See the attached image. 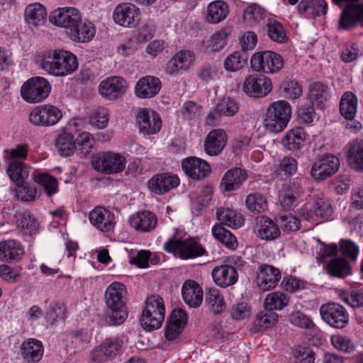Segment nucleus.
<instances>
[{
	"mask_svg": "<svg viewBox=\"0 0 363 363\" xmlns=\"http://www.w3.org/2000/svg\"><path fill=\"white\" fill-rule=\"evenodd\" d=\"M125 286L118 281L111 283L105 292V301L108 308L106 320L112 325L122 324L128 317Z\"/></svg>",
	"mask_w": 363,
	"mask_h": 363,
	"instance_id": "obj_1",
	"label": "nucleus"
},
{
	"mask_svg": "<svg viewBox=\"0 0 363 363\" xmlns=\"http://www.w3.org/2000/svg\"><path fill=\"white\" fill-rule=\"evenodd\" d=\"M291 118V107L284 100L272 103L267 109L264 120L266 130L272 133H280L286 128Z\"/></svg>",
	"mask_w": 363,
	"mask_h": 363,
	"instance_id": "obj_2",
	"label": "nucleus"
},
{
	"mask_svg": "<svg viewBox=\"0 0 363 363\" xmlns=\"http://www.w3.org/2000/svg\"><path fill=\"white\" fill-rule=\"evenodd\" d=\"M165 306L162 297L159 295L147 296L145 306L141 316V324L147 331H153L160 328L164 320Z\"/></svg>",
	"mask_w": 363,
	"mask_h": 363,
	"instance_id": "obj_3",
	"label": "nucleus"
},
{
	"mask_svg": "<svg viewBox=\"0 0 363 363\" xmlns=\"http://www.w3.org/2000/svg\"><path fill=\"white\" fill-rule=\"evenodd\" d=\"M253 71L264 74H274L284 67V61L281 55L270 50L254 53L250 59Z\"/></svg>",
	"mask_w": 363,
	"mask_h": 363,
	"instance_id": "obj_4",
	"label": "nucleus"
},
{
	"mask_svg": "<svg viewBox=\"0 0 363 363\" xmlns=\"http://www.w3.org/2000/svg\"><path fill=\"white\" fill-rule=\"evenodd\" d=\"M50 91L51 85L49 81L43 77H33L28 79L21 88L23 99L31 104L44 101Z\"/></svg>",
	"mask_w": 363,
	"mask_h": 363,
	"instance_id": "obj_5",
	"label": "nucleus"
},
{
	"mask_svg": "<svg viewBox=\"0 0 363 363\" xmlns=\"http://www.w3.org/2000/svg\"><path fill=\"white\" fill-rule=\"evenodd\" d=\"M319 312L322 320L333 328L343 329L349 324V313L338 303L330 301L324 303L320 306Z\"/></svg>",
	"mask_w": 363,
	"mask_h": 363,
	"instance_id": "obj_6",
	"label": "nucleus"
},
{
	"mask_svg": "<svg viewBox=\"0 0 363 363\" xmlns=\"http://www.w3.org/2000/svg\"><path fill=\"white\" fill-rule=\"evenodd\" d=\"M125 158L119 153L103 152L96 154L92 159L95 169L104 174H116L124 170Z\"/></svg>",
	"mask_w": 363,
	"mask_h": 363,
	"instance_id": "obj_7",
	"label": "nucleus"
},
{
	"mask_svg": "<svg viewBox=\"0 0 363 363\" xmlns=\"http://www.w3.org/2000/svg\"><path fill=\"white\" fill-rule=\"evenodd\" d=\"M76 121H69L57 134L54 145L60 156L69 157L76 150V138L74 134L79 130Z\"/></svg>",
	"mask_w": 363,
	"mask_h": 363,
	"instance_id": "obj_8",
	"label": "nucleus"
},
{
	"mask_svg": "<svg viewBox=\"0 0 363 363\" xmlns=\"http://www.w3.org/2000/svg\"><path fill=\"white\" fill-rule=\"evenodd\" d=\"M242 91L252 98H262L268 95L272 90V82L270 78L259 73H253L246 77Z\"/></svg>",
	"mask_w": 363,
	"mask_h": 363,
	"instance_id": "obj_9",
	"label": "nucleus"
},
{
	"mask_svg": "<svg viewBox=\"0 0 363 363\" xmlns=\"http://www.w3.org/2000/svg\"><path fill=\"white\" fill-rule=\"evenodd\" d=\"M128 89L125 79L119 76H111L103 79L98 90L101 96L108 101H115L121 99Z\"/></svg>",
	"mask_w": 363,
	"mask_h": 363,
	"instance_id": "obj_10",
	"label": "nucleus"
},
{
	"mask_svg": "<svg viewBox=\"0 0 363 363\" xmlns=\"http://www.w3.org/2000/svg\"><path fill=\"white\" fill-rule=\"evenodd\" d=\"M62 118L60 108L52 105H42L32 110L29 120L32 124L38 126H51L55 125Z\"/></svg>",
	"mask_w": 363,
	"mask_h": 363,
	"instance_id": "obj_11",
	"label": "nucleus"
},
{
	"mask_svg": "<svg viewBox=\"0 0 363 363\" xmlns=\"http://www.w3.org/2000/svg\"><path fill=\"white\" fill-rule=\"evenodd\" d=\"M303 193L301 179H296L284 184L279 194V201L283 208L286 211L294 209L299 203Z\"/></svg>",
	"mask_w": 363,
	"mask_h": 363,
	"instance_id": "obj_12",
	"label": "nucleus"
},
{
	"mask_svg": "<svg viewBox=\"0 0 363 363\" xmlns=\"http://www.w3.org/2000/svg\"><path fill=\"white\" fill-rule=\"evenodd\" d=\"M339 167L338 157L333 155H326L313 164L311 174L316 181H324L335 174Z\"/></svg>",
	"mask_w": 363,
	"mask_h": 363,
	"instance_id": "obj_13",
	"label": "nucleus"
},
{
	"mask_svg": "<svg viewBox=\"0 0 363 363\" xmlns=\"http://www.w3.org/2000/svg\"><path fill=\"white\" fill-rule=\"evenodd\" d=\"M116 23L127 28L137 26L140 20V9L130 3L118 5L113 14Z\"/></svg>",
	"mask_w": 363,
	"mask_h": 363,
	"instance_id": "obj_14",
	"label": "nucleus"
},
{
	"mask_svg": "<svg viewBox=\"0 0 363 363\" xmlns=\"http://www.w3.org/2000/svg\"><path fill=\"white\" fill-rule=\"evenodd\" d=\"M50 21L59 27L69 29L74 28L82 18L81 13L74 7L58 8L50 15Z\"/></svg>",
	"mask_w": 363,
	"mask_h": 363,
	"instance_id": "obj_15",
	"label": "nucleus"
},
{
	"mask_svg": "<svg viewBox=\"0 0 363 363\" xmlns=\"http://www.w3.org/2000/svg\"><path fill=\"white\" fill-rule=\"evenodd\" d=\"M359 22L363 27V4L345 5L340 14L337 29L350 30Z\"/></svg>",
	"mask_w": 363,
	"mask_h": 363,
	"instance_id": "obj_16",
	"label": "nucleus"
},
{
	"mask_svg": "<svg viewBox=\"0 0 363 363\" xmlns=\"http://www.w3.org/2000/svg\"><path fill=\"white\" fill-rule=\"evenodd\" d=\"M281 278L279 269L268 264H261L257 271L256 282L261 290L269 291L278 285Z\"/></svg>",
	"mask_w": 363,
	"mask_h": 363,
	"instance_id": "obj_17",
	"label": "nucleus"
},
{
	"mask_svg": "<svg viewBox=\"0 0 363 363\" xmlns=\"http://www.w3.org/2000/svg\"><path fill=\"white\" fill-rule=\"evenodd\" d=\"M89 218L91 224L103 233L113 231L116 224L114 213L100 206L89 212Z\"/></svg>",
	"mask_w": 363,
	"mask_h": 363,
	"instance_id": "obj_18",
	"label": "nucleus"
},
{
	"mask_svg": "<svg viewBox=\"0 0 363 363\" xmlns=\"http://www.w3.org/2000/svg\"><path fill=\"white\" fill-rule=\"evenodd\" d=\"M136 122L140 133L144 135H153L158 133L162 128V120L158 113L147 108L138 111Z\"/></svg>",
	"mask_w": 363,
	"mask_h": 363,
	"instance_id": "obj_19",
	"label": "nucleus"
},
{
	"mask_svg": "<svg viewBox=\"0 0 363 363\" xmlns=\"http://www.w3.org/2000/svg\"><path fill=\"white\" fill-rule=\"evenodd\" d=\"M238 110L239 105L235 100L230 97H224L209 112L206 116V123L216 125L218 124L223 116H233L238 113Z\"/></svg>",
	"mask_w": 363,
	"mask_h": 363,
	"instance_id": "obj_20",
	"label": "nucleus"
},
{
	"mask_svg": "<svg viewBox=\"0 0 363 363\" xmlns=\"http://www.w3.org/2000/svg\"><path fill=\"white\" fill-rule=\"evenodd\" d=\"M123 344V340L118 337L106 338L92 350L91 358L95 362L102 363L108 357L116 356L121 351Z\"/></svg>",
	"mask_w": 363,
	"mask_h": 363,
	"instance_id": "obj_21",
	"label": "nucleus"
},
{
	"mask_svg": "<svg viewBox=\"0 0 363 363\" xmlns=\"http://www.w3.org/2000/svg\"><path fill=\"white\" fill-rule=\"evenodd\" d=\"M195 55L190 50L177 52L166 64L165 72L169 75H177L188 70L194 64Z\"/></svg>",
	"mask_w": 363,
	"mask_h": 363,
	"instance_id": "obj_22",
	"label": "nucleus"
},
{
	"mask_svg": "<svg viewBox=\"0 0 363 363\" xmlns=\"http://www.w3.org/2000/svg\"><path fill=\"white\" fill-rule=\"evenodd\" d=\"M182 167L189 177L196 180L206 178L211 170L206 161L196 157H189L184 159L182 161Z\"/></svg>",
	"mask_w": 363,
	"mask_h": 363,
	"instance_id": "obj_23",
	"label": "nucleus"
},
{
	"mask_svg": "<svg viewBox=\"0 0 363 363\" xmlns=\"http://www.w3.org/2000/svg\"><path fill=\"white\" fill-rule=\"evenodd\" d=\"M187 319V314L183 309L173 310L165 326L166 339L169 341L175 340L184 329Z\"/></svg>",
	"mask_w": 363,
	"mask_h": 363,
	"instance_id": "obj_24",
	"label": "nucleus"
},
{
	"mask_svg": "<svg viewBox=\"0 0 363 363\" xmlns=\"http://www.w3.org/2000/svg\"><path fill=\"white\" fill-rule=\"evenodd\" d=\"M179 184V177L170 173L157 174L150 179L147 183L150 191L158 195L168 192Z\"/></svg>",
	"mask_w": 363,
	"mask_h": 363,
	"instance_id": "obj_25",
	"label": "nucleus"
},
{
	"mask_svg": "<svg viewBox=\"0 0 363 363\" xmlns=\"http://www.w3.org/2000/svg\"><path fill=\"white\" fill-rule=\"evenodd\" d=\"M157 216L150 211H138L130 216V225L139 233L153 231L157 225Z\"/></svg>",
	"mask_w": 363,
	"mask_h": 363,
	"instance_id": "obj_26",
	"label": "nucleus"
},
{
	"mask_svg": "<svg viewBox=\"0 0 363 363\" xmlns=\"http://www.w3.org/2000/svg\"><path fill=\"white\" fill-rule=\"evenodd\" d=\"M211 275L215 284L221 288L230 286L235 284L238 279L236 268L225 263L216 267L213 269Z\"/></svg>",
	"mask_w": 363,
	"mask_h": 363,
	"instance_id": "obj_27",
	"label": "nucleus"
},
{
	"mask_svg": "<svg viewBox=\"0 0 363 363\" xmlns=\"http://www.w3.org/2000/svg\"><path fill=\"white\" fill-rule=\"evenodd\" d=\"M162 87L160 79L147 75L140 78L135 84V94L140 99H150L156 96Z\"/></svg>",
	"mask_w": 363,
	"mask_h": 363,
	"instance_id": "obj_28",
	"label": "nucleus"
},
{
	"mask_svg": "<svg viewBox=\"0 0 363 363\" xmlns=\"http://www.w3.org/2000/svg\"><path fill=\"white\" fill-rule=\"evenodd\" d=\"M44 353V347L41 341L35 338L24 340L20 346L22 359L26 363H38Z\"/></svg>",
	"mask_w": 363,
	"mask_h": 363,
	"instance_id": "obj_29",
	"label": "nucleus"
},
{
	"mask_svg": "<svg viewBox=\"0 0 363 363\" xmlns=\"http://www.w3.org/2000/svg\"><path fill=\"white\" fill-rule=\"evenodd\" d=\"M13 222L17 229L24 235H33L38 232L39 222L29 210L16 212L13 217Z\"/></svg>",
	"mask_w": 363,
	"mask_h": 363,
	"instance_id": "obj_30",
	"label": "nucleus"
},
{
	"mask_svg": "<svg viewBox=\"0 0 363 363\" xmlns=\"http://www.w3.org/2000/svg\"><path fill=\"white\" fill-rule=\"evenodd\" d=\"M23 245L16 240L0 242V260L6 263L17 262L24 255Z\"/></svg>",
	"mask_w": 363,
	"mask_h": 363,
	"instance_id": "obj_31",
	"label": "nucleus"
},
{
	"mask_svg": "<svg viewBox=\"0 0 363 363\" xmlns=\"http://www.w3.org/2000/svg\"><path fill=\"white\" fill-rule=\"evenodd\" d=\"M228 135L223 129H215L208 133L204 142V150L210 156L218 155L226 145Z\"/></svg>",
	"mask_w": 363,
	"mask_h": 363,
	"instance_id": "obj_32",
	"label": "nucleus"
},
{
	"mask_svg": "<svg viewBox=\"0 0 363 363\" xmlns=\"http://www.w3.org/2000/svg\"><path fill=\"white\" fill-rule=\"evenodd\" d=\"M298 13L306 18L325 16L328 12L325 0H301L297 6Z\"/></svg>",
	"mask_w": 363,
	"mask_h": 363,
	"instance_id": "obj_33",
	"label": "nucleus"
},
{
	"mask_svg": "<svg viewBox=\"0 0 363 363\" xmlns=\"http://www.w3.org/2000/svg\"><path fill=\"white\" fill-rule=\"evenodd\" d=\"M184 302L191 308H198L203 301V290L197 282L193 280L184 281L182 288Z\"/></svg>",
	"mask_w": 363,
	"mask_h": 363,
	"instance_id": "obj_34",
	"label": "nucleus"
},
{
	"mask_svg": "<svg viewBox=\"0 0 363 363\" xmlns=\"http://www.w3.org/2000/svg\"><path fill=\"white\" fill-rule=\"evenodd\" d=\"M57 50L52 51H45L35 56V63L37 65L46 72L48 74L60 77Z\"/></svg>",
	"mask_w": 363,
	"mask_h": 363,
	"instance_id": "obj_35",
	"label": "nucleus"
},
{
	"mask_svg": "<svg viewBox=\"0 0 363 363\" xmlns=\"http://www.w3.org/2000/svg\"><path fill=\"white\" fill-rule=\"evenodd\" d=\"M330 96V90L327 84L316 82L310 85L308 97L311 104L320 109L325 108L326 103Z\"/></svg>",
	"mask_w": 363,
	"mask_h": 363,
	"instance_id": "obj_36",
	"label": "nucleus"
},
{
	"mask_svg": "<svg viewBox=\"0 0 363 363\" xmlns=\"http://www.w3.org/2000/svg\"><path fill=\"white\" fill-rule=\"evenodd\" d=\"M246 172L240 168H233L227 171L220 183V186L225 191H232L239 189L247 179Z\"/></svg>",
	"mask_w": 363,
	"mask_h": 363,
	"instance_id": "obj_37",
	"label": "nucleus"
},
{
	"mask_svg": "<svg viewBox=\"0 0 363 363\" xmlns=\"http://www.w3.org/2000/svg\"><path fill=\"white\" fill-rule=\"evenodd\" d=\"M26 23L33 27H39L45 24L47 19L45 8L39 3H34L26 6L24 12Z\"/></svg>",
	"mask_w": 363,
	"mask_h": 363,
	"instance_id": "obj_38",
	"label": "nucleus"
},
{
	"mask_svg": "<svg viewBox=\"0 0 363 363\" xmlns=\"http://www.w3.org/2000/svg\"><path fill=\"white\" fill-rule=\"evenodd\" d=\"M96 33V28L94 24L88 21H82L81 19L79 23L69 32L70 38L77 43H88L92 40Z\"/></svg>",
	"mask_w": 363,
	"mask_h": 363,
	"instance_id": "obj_39",
	"label": "nucleus"
},
{
	"mask_svg": "<svg viewBox=\"0 0 363 363\" xmlns=\"http://www.w3.org/2000/svg\"><path fill=\"white\" fill-rule=\"evenodd\" d=\"M306 137L304 128L296 126L286 132L282 138L281 143L288 150H299L303 147Z\"/></svg>",
	"mask_w": 363,
	"mask_h": 363,
	"instance_id": "obj_40",
	"label": "nucleus"
},
{
	"mask_svg": "<svg viewBox=\"0 0 363 363\" xmlns=\"http://www.w3.org/2000/svg\"><path fill=\"white\" fill-rule=\"evenodd\" d=\"M207 251L199 242L198 239L188 238L183 240L179 252V258L182 259H194L207 255Z\"/></svg>",
	"mask_w": 363,
	"mask_h": 363,
	"instance_id": "obj_41",
	"label": "nucleus"
},
{
	"mask_svg": "<svg viewBox=\"0 0 363 363\" xmlns=\"http://www.w3.org/2000/svg\"><path fill=\"white\" fill-rule=\"evenodd\" d=\"M334 206L330 199L324 196H316L313 205L314 215L323 221L334 219Z\"/></svg>",
	"mask_w": 363,
	"mask_h": 363,
	"instance_id": "obj_42",
	"label": "nucleus"
},
{
	"mask_svg": "<svg viewBox=\"0 0 363 363\" xmlns=\"http://www.w3.org/2000/svg\"><path fill=\"white\" fill-rule=\"evenodd\" d=\"M217 219L220 221V225H225L233 228H239L244 224L243 216L235 210L220 207L217 209L216 213Z\"/></svg>",
	"mask_w": 363,
	"mask_h": 363,
	"instance_id": "obj_43",
	"label": "nucleus"
},
{
	"mask_svg": "<svg viewBox=\"0 0 363 363\" xmlns=\"http://www.w3.org/2000/svg\"><path fill=\"white\" fill-rule=\"evenodd\" d=\"M60 77H65L73 73L78 68L77 57L71 52L57 50Z\"/></svg>",
	"mask_w": 363,
	"mask_h": 363,
	"instance_id": "obj_44",
	"label": "nucleus"
},
{
	"mask_svg": "<svg viewBox=\"0 0 363 363\" xmlns=\"http://www.w3.org/2000/svg\"><path fill=\"white\" fill-rule=\"evenodd\" d=\"M266 30L269 38L277 43L284 44L289 41V37L282 23L272 18H267Z\"/></svg>",
	"mask_w": 363,
	"mask_h": 363,
	"instance_id": "obj_45",
	"label": "nucleus"
},
{
	"mask_svg": "<svg viewBox=\"0 0 363 363\" xmlns=\"http://www.w3.org/2000/svg\"><path fill=\"white\" fill-rule=\"evenodd\" d=\"M328 274L333 277L344 279L352 274L350 264L344 257L333 258L326 265Z\"/></svg>",
	"mask_w": 363,
	"mask_h": 363,
	"instance_id": "obj_46",
	"label": "nucleus"
},
{
	"mask_svg": "<svg viewBox=\"0 0 363 363\" xmlns=\"http://www.w3.org/2000/svg\"><path fill=\"white\" fill-rule=\"evenodd\" d=\"M278 314L274 311H261L257 315L250 328V332L257 333L274 327L278 322Z\"/></svg>",
	"mask_w": 363,
	"mask_h": 363,
	"instance_id": "obj_47",
	"label": "nucleus"
},
{
	"mask_svg": "<svg viewBox=\"0 0 363 363\" xmlns=\"http://www.w3.org/2000/svg\"><path fill=\"white\" fill-rule=\"evenodd\" d=\"M357 109V98L352 91L345 92L340 101V112L347 120H353Z\"/></svg>",
	"mask_w": 363,
	"mask_h": 363,
	"instance_id": "obj_48",
	"label": "nucleus"
},
{
	"mask_svg": "<svg viewBox=\"0 0 363 363\" xmlns=\"http://www.w3.org/2000/svg\"><path fill=\"white\" fill-rule=\"evenodd\" d=\"M347 160L351 168L363 172V142L355 140L350 143Z\"/></svg>",
	"mask_w": 363,
	"mask_h": 363,
	"instance_id": "obj_49",
	"label": "nucleus"
},
{
	"mask_svg": "<svg viewBox=\"0 0 363 363\" xmlns=\"http://www.w3.org/2000/svg\"><path fill=\"white\" fill-rule=\"evenodd\" d=\"M281 235L279 226L269 218L262 217L259 221L257 235L262 240H274Z\"/></svg>",
	"mask_w": 363,
	"mask_h": 363,
	"instance_id": "obj_50",
	"label": "nucleus"
},
{
	"mask_svg": "<svg viewBox=\"0 0 363 363\" xmlns=\"http://www.w3.org/2000/svg\"><path fill=\"white\" fill-rule=\"evenodd\" d=\"M228 12V5L223 1H213L208 6L206 21L211 23H219L226 18Z\"/></svg>",
	"mask_w": 363,
	"mask_h": 363,
	"instance_id": "obj_51",
	"label": "nucleus"
},
{
	"mask_svg": "<svg viewBox=\"0 0 363 363\" xmlns=\"http://www.w3.org/2000/svg\"><path fill=\"white\" fill-rule=\"evenodd\" d=\"M6 173L10 179L17 186H19L24 184L25 180L28 177V167L22 162L13 161L9 164Z\"/></svg>",
	"mask_w": 363,
	"mask_h": 363,
	"instance_id": "obj_52",
	"label": "nucleus"
},
{
	"mask_svg": "<svg viewBox=\"0 0 363 363\" xmlns=\"http://www.w3.org/2000/svg\"><path fill=\"white\" fill-rule=\"evenodd\" d=\"M35 182L43 189L48 197H51L59 191L58 182L56 178L48 173H38L33 177Z\"/></svg>",
	"mask_w": 363,
	"mask_h": 363,
	"instance_id": "obj_53",
	"label": "nucleus"
},
{
	"mask_svg": "<svg viewBox=\"0 0 363 363\" xmlns=\"http://www.w3.org/2000/svg\"><path fill=\"white\" fill-rule=\"evenodd\" d=\"M213 236L220 243L230 250L236 249L237 238L233 233L220 224H215L212 228Z\"/></svg>",
	"mask_w": 363,
	"mask_h": 363,
	"instance_id": "obj_54",
	"label": "nucleus"
},
{
	"mask_svg": "<svg viewBox=\"0 0 363 363\" xmlns=\"http://www.w3.org/2000/svg\"><path fill=\"white\" fill-rule=\"evenodd\" d=\"M206 302L215 315L221 314L226 308L223 296L216 289H210L206 294Z\"/></svg>",
	"mask_w": 363,
	"mask_h": 363,
	"instance_id": "obj_55",
	"label": "nucleus"
},
{
	"mask_svg": "<svg viewBox=\"0 0 363 363\" xmlns=\"http://www.w3.org/2000/svg\"><path fill=\"white\" fill-rule=\"evenodd\" d=\"M248 59L247 52L235 51L229 55L224 61V68L228 72H236L244 67Z\"/></svg>",
	"mask_w": 363,
	"mask_h": 363,
	"instance_id": "obj_56",
	"label": "nucleus"
},
{
	"mask_svg": "<svg viewBox=\"0 0 363 363\" xmlns=\"http://www.w3.org/2000/svg\"><path fill=\"white\" fill-rule=\"evenodd\" d=\"M75 143V152L82 158H86L91 154L95 141L89 133L82 132L76 138Z\"/></svg>",
	"mask_w": 363,
	"mask_h": 363,
	"instance_id": "obj_57",
	"label": "nucleus"
},
{
	"mask_svg": "<svg viewBox=\"0 0 363 363\" xmlns=\"http://www.w3.org/2000/svg\"><path fill=\"white\" fill-rule=\"evenodd\" d=\"M67 307L64 302H52L46 311L45 319L50 325H54L59 320L65 321L67 318Z\"/></svg>",
	"mask_w": 363,
	"mask_h": 363,
	"instance_id": "obj_58",
	"label": "nucleus"
},
{
	"mask_svg": "<svg viewBox=\"0 0 363 363\" xmlns=\"http://www.w3.org/2000/svg\"><path fill=\"white\" fill-rule=\"evenodd\" d=\"M289 297L284 293L277 291L268 294L264 300V307L267 311L281 310L288 305Z\"/></svg>",
	"mask_w": 363,
	"mask_h": 363,
	"instance_id": "obj_59",
	"label": "nucleus"
},
{
	"mask_svg": "<svg viewBox=\"0 0 363 363\" xmlns=\"http://www.w3.org/2000/svg\"><path fill=\"white\" fill-rule=\"evenodd\" d=\"M243 18L251 24L263 21V24L265 25L267 18V12L257 4L250 5L244 11Z\"/></svg>",
	"mask_w": 363,
	"mask_h": 363,
	"instance_id": "obj_60",
	"label": "nucleus"
},
{
	"mask_svg": "<svg viewBox=\"0 0 363 363\" xmlns=\"http://www.w3.org/2000/svg\"><path fill=\"white\" fill-rule=\"evenodd\" d=\"M247 208L254 213H260L267 208V201L260 193L249 194L245 201Z\"/></svg>",
	"mask_w": 363,
	"mask_h": 363,
	"instance_id": "obj_61",
	"label": "nucleus"
},
{
	"mask_svg": "<svg viewBox=\"0 0 363 363\" xmlns=\"http://www.w3.org/2000/svg\"><path fill=\"white\" fill-rule=\"evenodd\" d=\"M339 297L342 301L354 308L363 306V292L361 290L354 289L350 292L342 291Z\"/></svg>",
	"mask_w": 363,
	"mask_h": 363,
	"instance_id": "obj_62",
	"label": "nucleus"
},
{
	"mask_svg": "<svg viewBox=\"0 0 363 363\" xmlns=\"http://www.w3.org/2000/svg\"><path fill=\"white\" fill-rule=\"evenodd\" d=\"M341 255L351 261H356L359 254V247L350 239H342L339 242Z\"/></svg>",
	"mask_w": 363,
	"mask_h": 363,
	"instance_id": "obj_63",
	"label": "nucleus"
},
{
	"mask_svg": "<svg viewBox=\"0 0 363 363\" xmlns=\"http://www.w3.org/2000/svg\"><path fill=\"white\" fill-rule=\"evenodd\" d=\"M289 320L292 325L301 328L312 329L315 327L312 319L300 311L291 313L289 316Z\"/></svg>",
	"mask_w": 363,
	"mask_h": 363,
	"instance_id": "obj_64",
	"label": "nucleus"
}]
</instances>
